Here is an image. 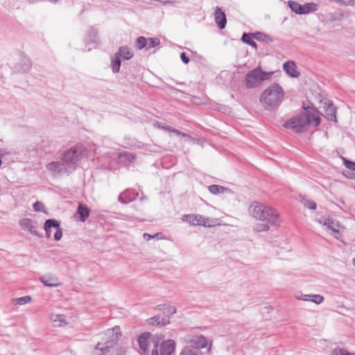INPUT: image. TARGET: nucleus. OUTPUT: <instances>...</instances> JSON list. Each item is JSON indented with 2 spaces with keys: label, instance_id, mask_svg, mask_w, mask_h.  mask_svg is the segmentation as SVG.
<instances>
[{
  "label": "nucleus",
  "instance_id": "0eeeda50",
  "mask_svg": "<svg viewBox=\"0 0 355 355\" xmlns=\"http://www.w3.org/2000/svg\"><path fill=\"white\" fill-rule=\"evenodd\" d=\"M46 169L53 178H59L71 173L67 166L61 161H53L46 165Z\"/></svg>",
  "mask_w": 355,
  "mask_h": 355
},
{
  "label": "nucleus",
  "instance_id": "7ed1b4c3",
  "mask_svg": "<svg viewBox=\"0 0 355 355\" xmlns=\"http://www.w3.org/2000/svg\"><path fill=\"white\" fill-rule=\"evenodd\" d=\"M250 215L257 220L266 221L272 225H278L279 223V213L275 209L253 202L250 207Z\"/></svg>",
  "mask_w": 355,
  "mask_h": 355
},
{
  "label": "nucleus",
  "instance_id": "09e8293b",
  "mask_svg": "<svg viewBox=\"0 0 355 355\" xmlns=\"http://www.w3.org/2000/svg\"><path fill=\"white\" fill-rule=\"evenodd\" d=\"M337 355H354L345 349H340Z\"/></svg>",
  "mask_w": 355,
  "mask_h": 355
},
{
  "label": "nucleus",
  "instance_id": "37998d69",
  "mask_svg": "<svg viewBox=\"0 0 355 355\" xmlns=\"http://www.w3.org/2000/svg\"><path fill=\"white\" fill-rule=\"evenodd\" d=\"M304 206L311 210H315L317 207L316 203L311 200L304 202Z\"/></svg>",
  "mask_w": 355,
  "mask_h": 355
},
{
  "label": "nucleus",
  "instance_id": "dca6fc26",
  "mask_svg": "<svg viewBox=\"0 0 355 355\" xmlns=\"http://www.w3.org/2000/svg\"><path fill=\"white\" fill-rule=\"evenodd\" d=\"M90 209L85 205L79 203L76 214L78 216V220L81 222H85L89 218Z\"/></svg>",
  "mask_w": 355,
  "mask_h": 355
},
{
  "label": "nucleus",
  "instance_id": "c85d7f7f",
  "mask_svg": "<svg viewBox=\"0 0 355 355\" xmlns=\"http://www.w3.org/2000/svg\"><path fill=\"white\" fill-rule=\"evenodd\" d=\"M209 191L214 195H218L220 193H223L225 191L228 189L223 186L212 184L208 187Z\"/></svg>",
  "mask_w": 355,
  "mask_h": 355
},
{
  "label": "nucleus",
  "instance_id": "9d476101",
  "mask_svg": "<svg viewBox=\"0 0 355 355\" xmlns=\"http://www.w3.org/2000/svg\"><path fill=\"white\" fill-rule=\"evenodd\" d=\"M19 225L24 231L28 232L30 234L42 238L43 236L42 233H40L37 230L35 223L31 218H25L19 220Z\"/></svg>",
  "mask_w": 355,
  "mask_h": 355
},
{
  "label": "nucleus",
  "instance_id": "b1692460",
  "mask_svg": "<svg viewBox=\"0 0 355 355\" xmlns=\"http://www.w3.org/2000/svg\"><path fill=\"white\" fill-rule=\"evenodd\" d=\"M317 10L318 5L315 3H306L301 6V15L308 14Z\"/></svg>",
  "mask_w": 355,
  "mask_h": 355
},
{
  "label": "nucleus",
  "instance_id": "49530a36",
  "mask_svg": "<svg viewBox=\"0 0 355 355\" xmlns=\"http://www.w3.org/2000/svg\"><path fill=\"white\" fill-rule=\"evenodd\" d=\"M297 298L298 300H304V301H310L311 302V298H312V295H303V294H302L301 297H297Z\"/></svg>",
  "mask_w": 355,
  "mask_h": 355
},
{
  "label": "nucleus",
  "instance_id": "f704fd0d",
  "mask_svg": "<svg viewBox=\"0 0 355 355\" xmlns=\"http://www.w3.org/2000/svg\"><path fill=\"white\" fill-rule=\"evenodd\" d=\"M119 157L124 158L125 160L132 162L136 159V155L129 152L121 153L119 155Z\"/></svg>",
  "mask_w": 355,
  "mask_h": 355
},
{
  "label": "nucleus",
  "instance_id": "052dcab7",
  "mask_svg": "<svg viewBox=\"0 0 355 355\" xmlns=\"http://www.w3.org/2000/svg\"><path fill=\"white\" fill-rule=\"evenodd\" d=\"M354 355H355V354H354Z\"/></svg>",
  "mask_w": 355,
  "mask_h": 355
},
{
  "label": "nucleus",
  "instance_id": "4be33fe9",
  "mask_svg": "<svg viewBox=\"0 0 355 355\" xmlns=\"http://www.w3.org/2000/svg\"><path fill=\"white\" fill-rule=\"evenodd\" d=\"M252 35L254 40L263 43L270 44L274 41V40L269 35L263 33L261 32L252 33Z\"/></svg>",
  "mask_w": 355,
  "mask_h": 355
},
{
  "label": "nucleus",
  "instance_id": "6e6552de",
  "mask_svg": "<svg viewBox=\"0 0 355 355\" xmlns=\"http://www.w3.org/2000/svg\"><path fill=\"white\" fill-rule=\"evenodd\" d=\"M18 57V61L13 66V71L21 73H28L32 68V61L24 52H19Z\"/></svg>",
  "mask_w": 355,
  "mask_h": 355
},
{
  "label": "nucleus",
  "instance_id": "a18cd8bd",
  "mask_svg": "<svg viewBox=\"0 0 355 355\" xmlns=\"http://www.w3.org/2000/svg\"><path fill=\"white\" fill-rule=\"evenodd\" d=\"M173 133H175V134H176L177 135H178V136L181 135V136H182V137H184L191 138V135H188V134H187V133H185V132H181V131H180V130H177V129H175V128H174V130H173Z\"/></svg>",
  "mask_w": 355,
  "mask_h": 355
},
{
  "label": "nucleus",
  "instance_id": "39448f33",
  "mask_svg": "<svg viewBox=\"0 0 355 355\" xmlns=\"http://www.w3.org/2000/svg\"><path fill=\"white\" fill-rule=\"evenodd\" d=\"M163 336H154L152 335L150 332H144L141 333L137 337V343L139 346V348L143 352L148 351V345L150 341H153L155 349H153L151 355H159L157 347L159 346V342L163 339Z\"/></svg>",
  "mask_w": 355,
  "mask_h": 355
},
{
  "label": "nucleus",
  "instance_id": "2eb2a0df",
  "mask_svg": "<svg viewBox=\"0 0 355 355\" xmlns=\"http://www.w3.org/2000/svg\"><path fill=\"white\" fill-rule=\"evenodd\" d=\"M283 69L288 75L292 78H297L300 73L297 70V67L295 62L288 60L284 63Z\"/></svg>",
  "mask_w": 355,
  "mask_h": 355
},
{
  "label": "nucleus",
  "instance_id": "1a4fd4ad",
  "mask_svg": "<svg viewBox=\"0 0 355 355\" xmlns=\"http://www.w3.org/2000/svg\"><path fill=\"white\" fill-rule=\"evenodd\" d=\"M208 218H205L199 214H188L184 215L182 217V220L188 223L191 225H203L205 227H210L211 225L207 224L209 221Z\"/></svg>",
  "mask_w": 355,
  "mask_h": 355
},
{
  "label": "nucleus",
  "instance_id": "a878e982",
  "mask_svg": "<svg viewBox=\"0 0 355 355\" xmlns=\"http://www.w3.org/2000/svg\"><path fill=\"white\" fill-rule=\"evenodd\" d=\"M252 33H244L242 35V37H241V41L245 43V44H247L250 46H251L252 47H253L254 49H257V43L253 40L254 37L252 35Z\"/></svg>",
  "mask_w": 355,
  "mask_h": 355
},
{
  "label": "nucleus",
  "instance_id": "423d86ee",
  "mask_svg": "<svg viewBox=\"0 0 355 355\" xmlns=\"http://www.w3.org/2000/svg\"><path fill=\"white\" fill-rule=\"evenodd\" d=\"M82 156L76 148H71L64 152L61 160L71 173L76 168Z\"/></svg>",
  "mask_w": 355,
  "mask_h": 355
},
{
  "label": "nucleus",
  "instance_id": "ddd939ff",
  "mask_svg": "<svg viewBox=\"0 0 355 355\" xmlns=\"http://www.w3.org/2000/svg\"><path fill=\"white\" fill-rule=\"evenodd\" d=\"M207 341L206 338L200 335L192 339L189 343V345H188L187 347H191L193 349H198V352H201L200 349L205 348L207 346Z\"/></svg>",
  "mask_w": 355,
  "mask_h": 355
},
{
  "label": "nucleus",
  "instance_id": "79ce46f5",
  "mask_svg": "<svg viewBox=\"0 0 355 355\" xmlns=\"http://www.w3.org/2000/svg\"><path fill=\"white\" fill-rule=\"evenodd\" d=\"M44 205L42 202L37 201L33 204V209L35 211H44Z\"/></svg>",
  "mask_w": 355,
  "mask_h": 355
},
{
  "label": "nucleus",
  "instance_id": "ea45409f",
  "mask_svg": "<svg viewBox=\"0 0 355 355\" xmlns=\"http://www.w3.org/2000/svg\"><path fill=\"white\" fill-rule=\"evenodd\" d=\"M56 231L53 235V239L55 241H58L62 239V231L60 227V223H59V227H55Z\"/></svg>",
  "mask_w": 355,
  "mask_h": 355
},
{
  "label": "nucleus",
  "instance_id": "9b49d317",
  "mask_svg": "<svg viewBox=\"0 0 355 355\" xmlns=\"http://www.w3.org/2000/svg\"><path fill=\"white\" fill-rule=\"evenodd\" d=\"M138 192L133 189H128L121 193L118 198L119 202L123 204H128L137 198Z\"/></svg>",
  "mask_w": 355,
  "mask_h": 355
},
{
  "label": "nucleus",
  "instance_id": "6e6d98bb",
  "mask_svg": "<svg viewBox=\"0 0 355 355\" xmlns=\"http://www.w3.org/2000/svg\"><path fill=\"white\" fill-rule=\"evenodd\" d=\"M3 157V154H0V166L2 164L1 157Z\"/></svg>",
  "mask_w": 355,
  "mask_h": 355
},
{
  "label": "nucleus",
  "instance_id": "f8f14e48",
  "mask_svg": "<svg viewBox=\"0 0 355 355\" xmlns=\"http://www.w3.org/2000/svg\"><path fill=\"white\" fill-rule=\"evenodd\" d=\"M214 20L219 29H223L227 24V17L222 9L217 6L214 12Z\"/></svg>",
  "mask_w": 355,
  "mask_h": 355
},
{
  "label": "nucleus",
  "instance_id": "4c0bfd02",
  "mask_svg": "<svg viewBox=\"0 0 355 355\" xmlns=\"http://www.w3.org/2000/svg\"><path fill=\"white\" fill-rule=\"evenodd\" d=\"M159 310L166 311L170 315H173L176 313V308L171 306H166L165 304L159 305L158 306Z\"/></svg>",
  "mask_w": 355,
  "mask_h": 355
},
{
  "label": "nucleus",
  "instance_id": "4468645a",
  "mask_svg": "<svg viewBox=\"0 0 355 355\" xmlns=\"http://www.w3.org/2000/svg\"><path fill=\"white\" fill-rule=\"evenodd\" d=\"M175 344L173 340H164L160 344V355H171L175 350Z\"/></svg>",
  "mask_w": 355,
  "mask_h": 355
},
{
  "label": "nucleus",
  "instance_id": "a19ab883",
  "mask_svg": "<svg viewBox=\"0 0 355 355\" xmlns=\"http://www.w3.org/2000/svg\"><path fill=\"white\" fill-rule=\"evenodd\" d=\"M324 301L323 296L320 295L312 294V298L311 302H314L316 304H320Z\"/></svg>",
  "mask_w": 355,
  "mask_h": 355
},
{
  "label": "nucleus",
  "instance_id": "cd10ccee",
  "mask_svg": "<svg viewBox=\"0 0 355 355\" xmlns=\"http://www.w3.org/2000/svg\"><path fill=\"white\" fill-rule=\"evenodd\" d=\"M98 31L94 27H90L87 35V40L92 43L97 42Z\"/></svg>",
  "mask_w": 355,
  "mask_h": 355
},
{
  "label": "nucleus",
  "instance_id": "f257e3e1",
  "mask_svg": "<svg viewBox=\"0 0 355 355\" xmlns=\"http://www.w3.org/2000/svg\"><path fill=\"white\" fill-rule=\"evenodd\" d=\"M304 112H300L285 122L284 126L295 132H302L308 125L317 127L320 123V116L318 110L313 107L303 105Z\"/></svg>",
  "mask_w": 355,
  "mask_h": 355
},
{
  "label": "nucleus",
  "instance_id": "2f4dec72",
  "mask_svg": "<svg viewBox=\"0 0 355 355\" xmlns=\"http://www.w3.org/2000/svg\"><path fill=\"white\" fill-rule=\"evenodd\" d=\"M54 322H58L57 325L59 327L64 326L67 324L65 321L64 315L57 314L55 315L53 318H52Z\"/></svg>",
  "mask_w": 355,
  "mask_h": 355
},
{
  "label": "nucleus",
  "instance_id": "de8ad7c7",
  "mask_svg": "<svg viewBox=\"0 0 355 355\" xmlns=\"http://www.w3.org/2000/svg\"><path fill=\"white\" fill-rule=\"evenodd\" d=\"M29 3H35L41 1H49L51 3H56L59 0H26Z\"/></svg>",
  "mask_w": 355,
  "mask_h": 355
},
{
  "label": "nucleus",
  "instance_id": "603ef678",
  "mask_svg": "<svg viewBox=\"0 0 355 355\" xmlns=\"http://www.w3.org/2000/svg\"><path fill=\"white\" fill-rule=\"evenodd\" d=\"M155 235L153 236V235H150L148 233H144L143 234V237L144 239H146V241H149L150 239L152 238H154Z\"/></svg>",
  "mask_w": 355,
  "mask_h": 355
},
{
  "label": "nucleus",
  "instance_id": "58836bf2",
  "mask_svg": "<svg viewBox=\"0 0 355 355\" xmlns=\"http://www.w3.org/2000/svg\"><path fill=\"white\" fill-rule=\"evenodd\" d=\"M268 224L269 223H268V224H262V223L257 224L254 227V230L257 232L268 231L270 229Z\"/></svg>",
  "mask_w": 355,
  "mask_h": 355
},
{
  "label": "nucleus",
  "instance_id": "c756f323",
  "mask_svg": "<svg viewBox=\"0 0 355 355\" xmlns=\"http://www.w3.org/2000/svg\"><path fill=\"white\" fill-rule=\"evenodd\" d=\"M288 4L293 12L301 15V4L295 1H288Z\"/></svg>",
  "mask_w": 355,
  "mask_h": 355
},
{
  "label": "nucleus",
  "instance_id": "a211bd4d",
  "mask_svg": "<svg viewBox=\"0 0 355 355\" xmlns=\"http://www.w3.org/2000/svg\"><path fill=\"white\" fill-rule=\"evenodd\" d=\"M116 53L121 58H122L125 60H130L134 55V53L132 49L127 46L119 47V51Z\"/></svg>",
  "mask_w": 355,
  "mask_h": 355
},
{
  "label": "nucleus",
  "instance_id": "864d4df0",
  "mask_svg": "<svg viewBox=\"0 0 355 355\" xmlns=\"http://www.w3.org/2000/svg\"><path fill=\"white\" fill-rule=\"evenodd\" d=\"M2 150L3 151L1 153V154H3V156L8 154V153L6 152V150L2 149Z\"/></svg>",
  "mask_w": 355,
  "mask_h": 355
},
{
  "label": "nucleus",
  "instance_id": "bb28decb",
  "mask_svg": "<svg viewBox=\"0 0 355 355\" xmlns=\"http://www.w3.org/2000/svg\"><path fill=\"white\" fill-rule=\"evenodd\" d=\"M40 280L44 286L48 287H56L59 285L58 279L56 278L50 277H42Z\"/></svg>",
  "mask_w": 355,
  "mask_h": 355
},
{
  "label": "nucleus",
  "instance_id": "7c9ffc66",
  "mask_svg": "<svg viewBox=\"0 0 355 355\" xmlns=\"http://www.w3.org/2000/svg\"><path fill=\"white\" fill-rule=\"evenodd\" d=\"M148 44L147 39L144 36L139 37L135 43V46L137 49L141 50L144 49V47H146V45Z\"/></svg>",
  "mask_w": 355,
  "mask_h": 355
},
{
  "label": "nucleus",
  "instance_id": "473e14b6",
  "mask_svg": "<svg viewBox=\"0 0 355 355\" xmlns=\"http://www.w3.org/2000/svg\"><path fill=\"white\" fill-rule=\"evenodd\" d=\"M31 297L29 295L23 296L21 297L13 299V302L16 304L23 305L31 302Z\"/></svg>",
  "mask_w": 355,
  "mask_h": 355
},
{
  "label": "nucleus",
  "instance_id": "f03ea898",
  "mask_svg": "<svg viewBox=\"0 0 355 355\" xmlns=\"http://www.w3.org/2000/svg\"><path fill=\"white\" fill-rule=\"evenodd\" d=\"M284 94L282 87L278 83H274L263 91L259 101L265 110L272 111L280 105Z\"/></svg>",
  "mask_w": 355,
  "mask_h": 355
},
{
  "label": "nucleus",
  "instance_id": "e433bc0d",
  "mask_svg": "<svg viewBox=\"0 0 355 355\" xmlns=\"http://www.w3.org/2000/svg\"><path fill=\"white\" fill-rule=\"evenodd\" d=\"M147 41L148 44L146 45V48L148 49L158 46L160 43L159 40L156 37H149L148 39H147Z\"/></svg>",
  "mask_w": 355,
  "mask_h": 355
},
{
  "label": "nucleus",
  "instance_id": "c9c22d12",
  "mask_svg": "<svg viewBox=\"0 0 355 355\" xmlns=\"http://www.w3.org/2000/svg\"><path fill=\"white\" fill-rule=\"evenodd\" d=\"M341 159H342V161H343V163L344 166L347 168H348V169H349L351 171H355V162L351 161V160H349L347 158L344 157H342Z\"/></svg>",
  "mask_w": 355,
  "mask_h": 355
},
{
  "label": "nucleus",
  "instance_id": "4d7b16f0",
  "mask_svg": "<svg viewBox=\"0 0 355 355\" xmlns=\"http://www.w3.org/2000/svg\"><path fill=\"white\" fill-rule=\"evenodd\" d=\"M350 179H355V174H352L351 176L349 177Z\"/></svg>",
  "mask_w": 355,
  "mask_h": 355
},
{
  "label": "nucleus",
  "instance_id": "5fc2aeb1",
  "mask_svg": "<svg viewBox=\"0 0 355 355\" xmlns=\"http://www.w3.org/2000/svg\"><path fill=\"white\" fill-rule=\"evenodd\" d=\"M191 140H192L193 142H198V139H196V138H193L191 137V138H189Z\"/></svg>",
  "mask_w": 355,
  "mask_h": 355
},
{
  "label": "nucleus",
  "instance_id": "bf43d9fd",
  "mask_svg": "<svg viewBox=\"0 0 355 355\" xmlns=\"http://www.w3.org/2000/svg\"><path fill=\"white\" fill-rule=\"evenodd\" d=\"M200 355H202V352H200Z\"/></svg>",
  "mask_w": 355,
  "mask_h": 355
},
{
  "label": "nucleus",
  "instance_id": "412c9836",
  "mask_svg": "<svg viewBox=\"0 0 355 355\" xmlns=\"http://www.w3.org/2000/svg\"><path fill=\"white\" fill-rule=\"evenodd\" d=\"M148 323L152 325H157L159 327H164L166 324L170 323V320L168 318H160L159 315H155L148 319Z\"/></svg>",
  "mask_w": 355,
  "mask_h": 355
},
{
  "label": "nucleus",
  "instance_id": "f3484780",
  "mask_svg": "<svg viewBox=\"0 0 355 355\" xmlns=\"http://www.w3.org/2000/svg\"><path fill=\"white\" fill-rule=\"evenodd\" d=\"M59 227V221L54 218L47 219L44 224V230L45 231L46 237L47 239L51 237V228Z\"/></svg>",
  "mask_w": 355,
  "mask_h": 355
},
{
  "label": "nucleus",
  "instance_id": "8fccbe9b",
  "mask_svg": "<svg viewBox=\"0 0 355 355\" xmlns=\"http://www.w3.org/2000/svg\"><path fill=\"white\" fill-rule=\"evenodd\" d=\"M120 218L123 219V220H129V221L133 220L132 216H130L124 215V214H121V217Z\"/></svg>",
  "mask_w": 355,
  "mask_h": 355
},
{
  "label": "nucleus",
  "instance_id": "5701e85b",
  "mask_svg": "<svg viewBox=\"0 0 355 355\" xmlns=\"http://www.w3.org/2000/svg\"><path fill=\"white\" fill-rule=\"evenodd\" d=\"M121 63V58L115 53L112 58L111 60V68L114 73H116L119 71Z\"/></svg>",
  "mask_w": 355,
  "mask_h": 355
},
{
  "label": "nucleus",
  "instance_id": "c03bdc74",
  "mask_svg": "<svg viewBox=\"0 0 355 355\" xmlns=\"http://www.w3.org/2000/svg\"><path fill=\"white\" fill-rule=\"evenodd\" d=\"M180 59L184 64H188L190 61L189 58L187 55L186 53L182 52L180 53Z\"/></svg>",
  "mask_w": 355,
  "mask_h": 355
},
{
  "label": "nucleus",
  "instance_id": "13d9d810",
  "mask_svg": "<svg viewBox=\"0 0 355 355\" xmlns=\"http://www.w3.org/2000/svg\"><path fill=\"white\" fill-rule=\"evenodd\" d=\"M350 179H355V174H352L351 176L349 177Z\"/></svg>",
  "mask_w": 355,
  "mask_h": 355
},
{
  "label": "nucleus",
  "instance_id": "aec40b11",
  "mask_svg": "<svg viewBox=\"0 0 355 355\" xmlns=\"http://www.w3.org/2000/svg\"><path fill=\"white\" fill-rule=\"evenodd\" d=\"M324 114H325V117L329 121H335V122L337 121V120H336V109L333 105V104L329 103L326 105Z\"/></svg>",
  "mask_w": 355,
  "mask_h": 355
},
{
  "label": "nucleus",
  "instance_id": "3c124183",
  "mask_svg": "<svg viewBox=\"0 0 355 355\" xmlns=\"http://www.w3.org/2000/svg\"><path fill=\"white\" fill-rule=\"evenodd\" d=\"M162 128L169 132H173L174 130V128H172L171 126L169 125L162 126Z\"/></svg>",
  "mask_w": 355,
  "mask_h": 355
},
{
  "label": "nucleus",
  "instance_id": "6ab92c4d",
  "mask_svg": "<svg viewBox=\"0 0 355 355\" xmlns=\"http://www.w3.org/2000/svg\"><path fill=\"white\" fill-rule=\"evenodd\" d=\"M110 342H107L105 344L98 343L92 355H105L107 352L110 351L111 345H109Z\"/></svg>",
  "mask_w": 355,
  "mask_h": 355
},
{
  "label": "nucleus",
  "instance_id": "20e7f679",
  "mask_svg": "<svg viewBox=\"0 0 355 355\" xmlns=\"http://www.w3.org/2000/svg\"><path fill=\"white\" fill-rule=\"evenodd\" d=\"M272 74V72L263 71L261 67H258L245 74L243 83L248 89L256 88L263 81L268 80Z\"/></svg>",
  "mask_w": 355,
  "mask_h": 355
},
{
  "label": "nucleus",
  "instance_id": "72a5a7b5",
  "mask_svg": "<svg viewBox=\"0 0 355 355\" xmlns=\"http://www.w3.org/2000/svg\"><path fill=\"white\" fill-rule=\"evenodd\" d=\"M180 355H200V352L198 349H193L191 347H184L180 353Z\"/></svg>",
  "mask_w": 355,
  "mask_h": 355
},
{
  "label": "nucleus",
  "instance_id": "393cba45",
  "mask_svg": "<svg viewBox=\"0 0 355 355\" xmlns=\"http://www.w3.org/2000/svg\"><path fill=\"white\" fill-rule=\"evenodd\" d=\"M324 225L327 227L328 229L332 230L334 232H338L340 224L338 222L334 221L331 218H325L324 220Z\"/></svg>",
  "mask_w": 355,
  "mask_h": 355
}]
</instances>
